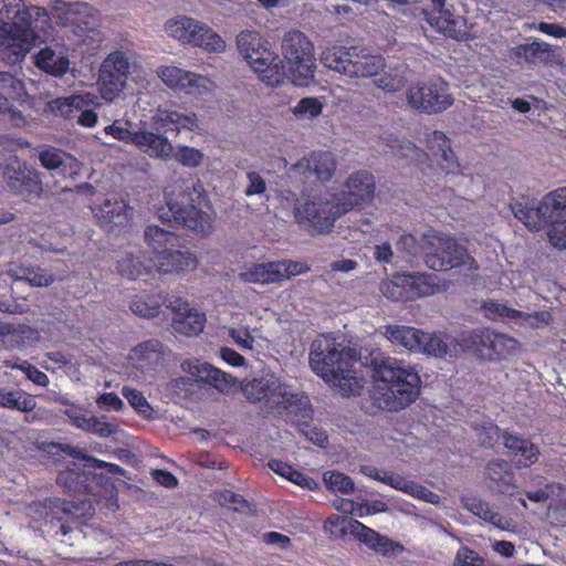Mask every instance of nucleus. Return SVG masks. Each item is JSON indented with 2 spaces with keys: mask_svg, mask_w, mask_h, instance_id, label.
Wrapping results in <instances>:
<instances>
[{
  "mask_svg": "<svg viewBox=\"0 0 566 566\" xmlns=\"http://www.w3.org/2000/svg\"><path fill=\"white\" fill-rule=\"evenodd\" d=\"M275 265H279L276 269L277 282L290 279L292 276H296L300 274L307 273L310 271V266L306 262L283 260V261H274Z\"/></svg>",
  "mask_w": 566,
  "mask_h": 566,
  "instance_id": "69168bd1",
  "label": "nucleus"
},
{
  "mask_svg": "<svg viewBox=\"0 0 566 566\" xmlns=\"http://www.w3.org/2000/svg\"><path fill=\"white\" fill-rule=\"evenodd\" d=\"M41 24L0 31V59L8 64H17L41 41L36 29Z\"/></svg>",
  "mask_w": 566,
  "mask_h": 566,
  "instance_id": "6ab92c4d",
  "label": "nucleus"
},
{
  "mask_svg": "<svg viewBox=\"0 0 566 566\" xmlns=\"http://www.w3.org/2000/svg\"><path fill=\"white\" fill-rule=\"evenodd\" d=\"M144 239L151 251V259H156L170 248H176L178 243V237L174 232L154 224L146 227Z\"/></svg>",
  "mask_w": 566,
  "mask_h": 566,
  "instance_id": "a19ab883",
  "label": "nucleus"
},
{
  "mask_svg": "<svg viewBox=\"0 0 566 566\" xmlns=\"http://www.w3.org/2000/svg\"><path fill=\"white\" fill-rule=\"evenodd\" d=\"M268 467L277 475L304 489L315 490L317 488V482L314 479L307 476L303 472L294 469L292 465L281 460H270L268 462Z\"/></svg>",
  "mask_w": 566,
  "mask_h": 566,
  "instance_id": "de8ad7c7",
  "label": "nucleus"
},
{
  "mask_svg": "<svg viewBox=\"0 0 566 566\" xmlns=\"http://www.w3.org/2000/svg\"><path fill=\"white\" fill-rule=\"evenodd\" d=\"M184 371L195 377L198 381H205L220 391L227 390L235 384V378L199 359H187L181 364Z\"/></svg>",
  "mask_w": 566,
  "mask_h": 566,
  "instance_id": "c85d7f7f",
  "label": "nucleus"
},
{
  "mask_svg": "<svg viewBox=\"0 0 566 566\" xmlns=\"http://www.w3.org/2000/svg\"><path fill=\"white\" fill-rule=\"evenodd\" d=\"M166 33L184 44L199 46L207 52L220 53L226 43L222 38L207 24L187 15H178L165 23Z\"/></svg>",
  "mask_w": 566,
  "mask_h": 566,
  "instance_id": "9b49d317",
  "label": "nucleus"
},
{
  "mask_svg": "<svg viewBox=\"0 0 566 566\" xmlns=\"http://www.w3.org/2000/svg\"><path fill=\"white\" fill-rule=\"evenodd\" d=\"M553 50L551 45L538 40L515 46L511 54L516 63L528 64L546 63L551 60Z\"/></svg>",
  "mask_w": 566,
  "mask_h": 566,
  "instance_id": "4c0bfd02",
  "label": "nucleus"
},
{
  "mask_svg": "<svg viewBox=\"0 0 566 566\" xmlns=\"http://www.w3.org/2000/svg\"><path fill=\"white\" fill-rule=\"evenodd\" d=\"M0 408L29 413L36 408V400L22 389L0 387Z\"/></svg>",
  "mask_w": 566,
  "mask_h": 566,
  "instance_id": "79ce46f5",
  "label": "nucleus"
},
{
  "mask_svg": "<svg viewBox=\"0 0 566 566\" xmlns=\"http://www.w3.org/2000/svg\"><path fill=\"white\" fill-rule=\"evenodd\" d=\"M374 191V176L368 171L360 170L352 174L348 177L344 189L339 192H335V195L348 212L353 208L369 200L373 197Z\"/></svg>",
  "mask_w": 566,
  "mask_h": 566,
  "instance_id": "b1692460",
  "label": "nucleus"
},
{
  "mask_svg": "<svg viewBox=\"0 0 566 566\" xmlns=\"http://www.w3.org/2000/svg\"><path fill=\"white\" fill-rule=\"evenodd\" d=\"M482 308L484 316L493 321H512L524 316V313L493 301L485 302Z\"/></svg>",
  "mask_w": 566,
  "mask_h": 566,
  "instance_id": "6e6d98bb",
  "label": "nucleus"
},
{
  "mask_svg": "<svg viewBox=\"0 0 566 566\" xmlns=\"http://www.w3.org/2000/svg\"><path fill=\"white\" fill-rule=\"evenodd\" d=\"M530 501L535 503L546 502L548 499L556 496L557 504L566 509V488L560 484H552L546 490L530 491L526 493Z\"/></svg>",
  "mask_w": 566,
  "mask_h": 566,
  "instance_id": "13d9d810",
  "label": "nucleus"
},
{
  "mask_svg": "<svg viewBox=\"0 0 566 566\" xmlns=\"http://www.w3.org/2000/svg\"><path fill=\"white\" fill-rule=\"evenodd\" d=\"M432 8L424 10L427 22L438 32L444 35L463 41L470 36L467 20L454 14L447 6L446 0H430Z\"/></svg>",
  "mask_w": 566,
  "mask_h": 566,
  "instance_id": "aec40b11",
  "label": "nucleus"
},
{
  "mask_svg": "<svg viewBox=\"0 0 566 566\" xmlns=\"http://www.w3.org/2000/svg\"><path fill=\"white\" fill-rule=\"evenodd\" d=\"M339 346L331 336H318L311 346V367L326 382L339 387L345 396L359 395L361 385L353 369L356 350Z\"/></svg>",
  "mask_w": 566,
  "mask_h": 566,
  "instance_id": "20e7f679",
  "label": "nucleus"
},
{
  "mask_svg": "<svg viewBox=\"0 0 566 566\" xmlns=\"http://www.w3.org/2000/svg\"><path fill=\"white\" fill-rule=\"evenodd\" d=\"M408 280L405 274L395 275L390 281L381 284L382 294L392 301L405 302L409 301V294L407 292Z\"/></svg>",
  "mask_w": 566,
  "mask_h": 566,
  "instance_id": "5fc2aeb1",
  "label": "nucleus"
},
{
  "mask_svg": "<svg viewBox=\"0 0 566 566\" xmlns=\"http://www.w3.org/2000/svg\"><path fill=\"white\" fill-rule=\"evenodd\" d=\"M91 476H93L91 470L83 469L81 471L74 463L73 468H66L59 473L56 483L70 494H91L93 492L87 483Z\"/></svg>",
  "mask_w": 566,
  "mask_h": 566,
  "instance_id": "e433bc0d",
  "label": "nucleus"
},
{
  "mask_svg": "<svg viewBox=\"0 0 566 566\" xmlns=\"http://www.w3.org/2000/svg\"><path fill=\"white\" fill-rule=\"evenodd\" d=\"M408 280L407 292L409 301L434 294L439 290L436 274L412 273L405 274Z\"/></svg>",
  "mask_w": 566,
  "mask_h": 566,
  "instance_id": "a18cd8bd",
  "label": "nucleus"
},
{
  "mask_svg": "<svg viewBox=\"0 0 566 566\" xmlns=\"http://www.w3.org/2000/svg\"><path fill=\"white\" fill-rule=\"evenodd\" d=\"M489 488L502 494H512L516 489L514 474L504 460L490 461L486 467Z\"/></svg>",
  "mask_w": 566,
  "mask_h": 566,
  "instance_id": "72a5a7b5",
  "label": "nucleus"
},
{
  "mask_svg": "<svg viewBox=\"0 0 566 566\" xmlns=\"http://www.w3.org/2000/svg\"><path fill=\"white\" fill-rule=\"evenodd\" d=\"M347 211L335 192L315 191L303 195L294 207V217L311 234L329 232L335 221Z\"/></svg>",
  "mask_w": 566,
  "mask_h": 566,
  "instance_id": "423d86ee",
  "label": "nucleus"
},
{
  "mask_svg": "<svg viewBox=\"0 0 566 566\" xmlns=\"http://www.w3.org/2000/svg\"><path fill=\"white\" fill-rule=\"evenodd\" d=\"M169 297L158 296L156 300L146 302L142 297L132 301L129 308L132 312L142 317H154L159 313V307L165 305L167 307V300Z\"/></svg>",
  "mask_w": 566,
  "mask_h": 566,
  "instance_id": "052dcab7",
  "label": "nucleus"
},
{
  "mask_svg": "<svg viewBox=\"0 0 566 566\" xmlns=\"http://www.w3.org/2000/svg\"><path fill=\"white\" fill-rule=\"evenodd\" d=\"M156 74L171 91L196 98L212 93L216 86L209 76L176 65H160L157 67Z\"/></svg>",
  "mask_w": 566,
  "mask_h": 566,
  "instance_id": "2eb2a0df",
  "label": "nucleus"
},
{
  "mask_svg": "<svg viewBox=\"0 0 566 566\" xmlns=\"http://www.w3.org/2000/svg\"><path fill=\"white\" fill-rule=\"evenodd\" d=\"M373 365L374 398L385 408L402 409L418 398L421 380L413 365L394 357H375Z\"/></svg>",
  "mask_w": 566,
  "mask_h": 566,
  "instance_id": "f03ea898",
  "label": "nucleus"
},
{
  "mask_svg": "<svg viewBox=\"0 0 566 566\" xmlns=\"http://www.w3.org/2000/svg\"><path fill=\"white\" fill-rule=\"evenodd\" d=\"M35 65L44 73L62 77L70 70V59L63 48L45 46L34 56Z\"/></svg>",
  "mask_w": 566,
  "mask_h": 566,
  "instance_id": "7c9ffc66",
  "label": "nucleus"
},
{
  "mask_svg": "<svg viewBox=\"0 0 566 566\" xmlns=\"http://www.w3.org/2000/svg\"><path fill=\"white\" fill-rule=\"evenodd\" d=\"M135 128L136 124L132 122L116 119L111 125L105 126L103 132L116 140L132 145Z\"/></svg>",
  "mask_w": 566,
  "mask_h": 566,
  "instance_id": "4d7b16f0",
  "label": "nucleus"
},
{
  "mask_svg": "<svg viewBox=\"0 0 566 566\" xmlns=\"http://www.w3.org/2000/svg\"><path fill=\"white\" fill-rule=\"evenodd\" d=\"M343 533H349L356 536L361 543L366 544L370 548L378 538V533L357 520H350L347 527H342Z\"/></svg>",
  "mask_w": 566,
  "mask_h": 566,
  "instance_id": "0e129e2a",
  "label": "nucleus"
},
{
  "mask_svg": "<svg viewBox=\"0 0 566 566\" xmlns=\"http://www.w3.org/2000/svg\"><path fill=\"white\" fill-rule=\"evenodd\" d=\"M461 340L464 347L474 350L480 358L488 360L506 359L518 349L516 339L491 329L470 332L463 335Z\"/></svg>",
  "mask_w": 566,
  "mask_h": 566,
  "instance_id": "ddd939ff",
  "label": "nucleus"
},
{
  "mask_svg": "<svg viewBox=\"0 0 566 566\" xmlns=\"http://www.w3.org/2000/svg\"><path fill=\"white\" fill-rule=\"evenodd\" d=\"M355 73L350 77H377L380 71H384L386 64L385 60L379 54H370L367 50L356 48V55L354 59Z\"/></svg>",
  "mask_w": 566,
  "mask_h": 566,
  "instance_id": "37998d69",
  "label": "nucleus"
},
{
  "mask_svg": "<svg viewBox=\"0 0 566 566\" xmlns=\"http://www.w3.org/2000/svg\"><path fill=\"white\" fill-rule=\"evenodd\" d=\"M238 49L250 67L259 73L260 80L276 87L285 75L281 59L271 51L270 44L256 31H242L238 35Z\"/></svg>",
  "mask_w": 566,
  "mask_h": 566,
  "instance_id": "0eeeda50",
  "label": "nucleus"
},
{
  "mask_svg": "<svg viewBox=\"0 0 566 566\" xmlns=\"http://www.w3.org/2000/svg\"><path fill=\"white\" fill-rule=\"evenodd\" d=\"M39 159L44 168L55 170L65 165L70 157L64 151L50 147L40 151Z\"/></svg>",
  "mask_w": 566,
  "mask_h": 566,
  "instance_id": "774afa93",
  "label": "nucleus"
},
{
  "mask_svg": "<svg viewBox=\"0 0 566 566\" xmlns=\"http://www.w3.org/2000/svg\"><path fill=\"white\" fill-rule=\"evenodd\" d=\"M462 504L469 512L500 530L511 531L513 528L512 520L494 511L488 502L480 497L464 496L462 499Z\"/></svg>",
  "mask_w": 566,
  "mask_h": 566,
  "instance_id": "f704fd0d",
  "label": "nucleus"
},
{
  "mask_svg": "<svg viewBox=\"0 0 566 566\" xmlns=\"http://www.w3.org/2000/svg\"><path fill=\"white\" fill-rule=\"evenodd\" d=\"M323 481L329 490L344 494L352 493L355 488L354 481L348 475L338 471L325 472Z\"/></svg>",
  "mask_w": 566,
  "mask_h": 566,
  "instance_id": "bf43d9fd",
  "label": "nucleus"
},
{
  "mask_svg": "<svg viewBox=\"0 0 566 566\" xmlns=\"http://www.w3.org/2000/svg\"><path fill=\"white\" fill-rule=\"evenodd\" d=\"M420 329L403 325H388L385 327L384 335L394 345L418 353L421 344Z\"/></svg>",
  "mask_w": 566,
  "mask_h": 566,
  "instance_id": "ea45409f",
  "label": "nucleus"
},
{
  "mask_svg": "<svg viewBox=\"0 0 566 566\" xmlns=\"http://www.w3.org/2000/svg\"><path fill=\"white\" fill-rule=\"evenodd\" d=\"M424 262L433 271L454 268L476 270L475 260L454 238L444 233H429L423 237Z\"/></svg>",
  "mask_w": 566,
  "mask_h": 566,
  "instance_id": "1a4fd4ad",
  "label": "nucleus"
},
{
  "mask_svg": "<svg viewBox=\"0 0 566 566\" xmlns=\"http://www.w3.org/2000/svg\"><path fill=\"white\" fill-rule=\"evenodd\" d=\"M122 395L139 415L145 418L151 417L153 408L140 391L128 386H124L122 389Z\"/></svg>",
  "mask_w": 566,
  "mask_h": 566,
  "instance_id": "e2e57ef3",
  "label": "nucleus"
},
{
  "mask_svg": "<svg viewBox=\"0 0 566 566\" xmlns=\"http://www.w3.org/2000/svg\"><path fill=\"white\" fill-rule=\"evenodd\" d=\"M410 70L405 64H399L388 70L375 78V85L385 92H398L402 90L408 82Z\"/></svg>",
  "mask_w": 566,
  "mask_h": 566,
  "instance_id": "c03bdc74",
  "label": "nucleus"
},
{
  "mask_svg": "<svg viewBox=\"0 0 566 566\" xmlns=\"http://www.w3.org/2000/svg\"><path fill=\"white\" fill-rule=\"evenodd\" d=\"M167 308L174 313L171 326L176 333L191 337L203 331L206 314L190 307L182 298L170 296L167 300Z\"/></svg>",
  "mask_w": 566,
  "mask_h": 566,
  "instance_id": "5701e85b",
  "label": "nucleus"
},
{
  "mask_svg": "<svg viewBox=\"0 0 566 566\" xmlns=\"http://www.w3.org/2000/svg\"><path fill=\"white\" fill-rule=\"evenodd\" d=\"M116 268L122 276L129 280L139 279L150 272V266L145 262L144 253L138 248L123 252Z\"/></svg>",
  "mask_w": 566,
  "mask_h": 566,
  "instance_id": "58836bf2",
  "label": "nucleus"
},
{
  "mask_svg": "<svg viewBox=\"0 0 566 566\" xmlns=\"http://www.w3.org/2000/svg\"><path fill=\"white\" fill-rule=\"evenodd\" d=\"M49 22L44 8L38 6L27 7L23 0H0V31L13 30Z\"/></svg>",
  "mask_w": 566,
  "mask_h": 566,
  "instance_id": "a211bd4d",
  "label": "nucleus"
},
{
  "mask_svg": "<svg viewBox=\"0 0 566 566\" xmlns=\"http://www.w3.org/2000/svg\"><path fill=\"white\" fill-rule=\"evenodd\" d=\"M63 451L66 452L73 459L84 461L85 463L83 465V469L104 470L108 474H112V475H123L125 472V470L122 467H119L118 464L106 462V461L99 460L97 458H94L92 455H88L81 448L66 446L63 449Z\"/></svg>",
  "mask_w": 566,
  "mask_h": 566,
  "instance_id": "49530a36",
  "label": "nucleus"
},
{
  "mask_svg": "<svg viewBox=\"0 0 566 566\" xmlns=\"http://www.w3.org/2000/svg\"><path fill=\"white\" fill-rule=\"evenodd\" d=\"M2 175L9 186L20 192L39 195L42 190L38 172L28 169L17 156L10 155L7 158Z\"/></svg>",
  "mask_w": 566,
  "mask_h": 566,
  "instance_id": "a878e982",
  "label": "nucleus"
},
{
  "mask_svg": "<svg viewBox=\"0 0 566 566\" xmlns=\"http://www.w3.org/2000/svg\"><path fill=\"white\" fill-rule=\"evenodd\" d=\"M282 51L293 83L306 85L315 72L313 43L301 31H290L283 38Z\"/></svg>",
  "mask_w": 566,
  "mask_h": 566,
  "instance_id": "9d476101",
  "label": "nucleus"
},
{
  "mask_svg": "<svg viewBox=\"0 0 566 566\" xmlns=\"http://www.w3.org/2000/svg\"><path fill=\"white\" fill-rule=\"evenodd\" d=\"M150 123L156 130L164 133H180L182 129L195 130L198 128V117L195 113H181L163 106L155 111Z\"/></svg>",
  "mask_w": 566,
  "mask_h": 566,
  "instance_id": "bb28decb",
  "label": "nucleus"
},
{
  "mask_svg": "<svg viewBox=\"0 0 566 566\" xmlns=\"http://www.w3.org/2000/svg\"><path fill=\"white\" fill-rule=\"evenodd\" d=\"M172 157L185 167L196 168L202 164L205 155L197 148L178 145Z\"/></svg>",
  "mask_w": 566,
  "mask_h": 566,
  "instance_id": "680f3d73",
  "label": "nucleus"
},
{
  "mask_svg": "<svg viewBox=\"0 0 566 566\" xmlns=\"http://www.w3.org/2000/svg\"><path fill=\"white\" fill-rule=\"evenodd\" d=\"M385 140L394 156L406 159L408 164H415L420 167L423 174L442 176L455 174L459 169L449 139L442 132L434 130L427 135L428 153H422L410 140L394 136Z\"/></svg>",
  "mask_w": 566,
  "mask_h": 566,
  "instance_id": "39448f33",
  "label": "nucleus"
},
{
  "mask_svg": "<svg viewBox=\"0 0 566 566\" xmlns=\"http://www.w3.org/2000/svg\"><path fill=\"white\" fill-rule=\"evenodd\" d=\"M336 158L332 151H312L290 169V178L305 182L313 176L321 181L329 180L336 170Z\"/></svg>",
  "mask_w": 566,
  "mask_h": 566,
  "instance_id": "412c9836",
  "label": "nucleus"
},
{
  "mask_svg": "<svg viewBox=\"0 0 566 566\" xmlns=\"http://www.w3.org/2000/svg\"><path fill=\"white\" fill-rule=\"evenodd\" d=\"M279 265H275V262H266V263H258L253 264L242 272H240L239 277L241 281L247 283H259V284H270L277 282V273L276 269Z\"/></svg>",
  "mask_w": 566,
  "mask_h": 566,
  "instance_id": "09e8293b",
  "label": "nucleus"
},
{
  "mask_svg": "<svg viewBox=\"0 0 566 566\" xmlns=\"http://www.w3.org/2000/svg\"><path fill=\"white\" fill-rule=\"evenodd\" d=\"M324 107V102L319 97H303L292 108V114L301 120L314 119L318 117Z\"/></svg>",
  "mask_w": 566,
  "mask_h": 566,
  "instance_id": "864d4df0",
  "label": "nucleus"
},
{
  "mask_svg": "<svg viewBox=\"0 0 566 566\" xmlns=\"http://www.w3.org/2000/svg\"><path fill=\"white\" fill-rule=\"evenodd\" d=\"M449 337L446 339L434 335L421 332V344L418 353L427 354L434 357L452 356L450 344L448 343Z\"/></svg>",
  "mask_w": 566,
  "mask_h": 566,
  "instance_id": "603ef678",
  "label": "nucleus"
},
{
  "mask_svg": "<svg viewBox=\"0 0 566 566\" xmlns=\"http://www.w3.org/2000/svg\"><path fill=\"white\" fill-rule=\"evenodd\" d=\"M157 272L164 274H181L193 271L198 265L197 258L189 251H181L170 248L164 253L158 254L156 259H151Z\"/></svg>",
  "mask_w": 566,
  "mask_h": 566,
  "instance_id": "c756f323",
  "label": "nucleus"
},
{
  "mask_svg": "<svg viewBox=\"0 0 566 566\" xmlns=\"http://www.w3.org/2000/svg\"><path fill=\"white\" fill-rule=\"evenodd\" d=\"M166 207L158 210V218L171 224H181L198 233L212 228L211 216L203 211L206 197L199 179L179 178L165 189Z\"/></svg>",
  "mask_w": 566,
  "mask_h": 566,
  "instance_id": "f257e3e1",
  "label": "nucleus"
},
{
  "mask_svg": "<svg viewBox=\"0 0 566 566\" xmlns=\"http://www.w3.org/2000/svg\"><path fill=\"white\" fill-rule=\"evenodd\" d=\"M503 440L505 448L510 452L512 462L516 467L528 468L538 460V447L528 439L513 434H504Z\"/></svg>",
  "mask_w": 566,
  "mask_h": 566,
  "instance_id": "2f4dec72",
  "label": "nucleus"
},
{
  "mask_svg": "<svg viewBox=\"0 0 566 566\" xmlns=\"http://www.w3.org/2000/svg\"><path fill=\"white\" fill-rule=\"evenodd\" d=\"M242 390L249 401L262 402L266 412L285 421L303 420L311 415L308 397L282 382L273 373L254 377L243 385Z\"/></svg>",
  "mask_w": 566,
  "mask_h": 566,
  "instance_id": "7ed1b4c3",
  "label": "nucleus"
},
{
  "mask_svg": "<svg viewBox=\"0 0 566 566\" xmlns=\"http://www.w3.org/2000/svg\"><path fill=\"white\" fill-rule=\"evenodd\" d=\"M164 356V346L157 339L136 345L126 357L125 375L136 381L146 380L147 376L157 368Z\"/></svg>",
  "mask_w": 566,
  "mask_h": 566,
  "instance_id": "f3484780",
  "label": "nucleus"
},
{
  "mask_svg": "<svg viewBox=\"0 0 566 566\" xmlns=\"http://www.w3.org/2000/svg\"><path fill=\"white\" fill-rule=\"evenodd\" d=\"M94 99L95 96L90 93L57 97L46 104V109L54 116L72 119L81 109L93 104Z\"/></svg>",
  "mask_w": 566,
  "mask_h": 566,
  "instance_id": "473e14b6",
  "label": "nucleus"
},
{
  "mask_svg": "<svg viewBox=\"0 0 566 566\" xmlns=\"http://www.w3.org/2000/svg\"><path fill=\"white\" fill-rule=\"evenodd\" d=\"M98 226L107 232L120 231L133 220L134 210L116 196L107 197L98 206L92 208Z\"/></svg>",
  "mask_w": 566,
  "mask_h": 566,
  "instance_id": "4be33fe9",
  "label": "nucleus"
},
{
  "mask_svg": "<svg viewBox=\"0 0 566 566\" xmlns=\"http://www.w3.org/2000/svg\"><path fill=\"white\" fill-rule=\"evenodd\" d=\"M49 503L50 512L46 513V516H51V518L45 521L46 533L56 538L62 536L61 541L65 542L64 537L73 532V524L75 523L74 505L61 499L50 500Z\"/></svg>",
  "mask_w": 566,
  "mask_h": 566,
  "instance_id": "cd10ccee",
  "label": "nucleus"
},
{
  "mask_svg": "<svg viewBox=\"0 0 566 566\" xmlns=\"http://www.w3.org/2000/svg\"><path fill=\"white\" fill-rule=\"evenodd\" d=\"M515 218L530 230H539L548 223L553 211L566 209V187L555 189L544 196L536 207L528 200L515 201L511 205Z\"/></svg>",
  "mask_w": 566,
  "mask_h": 566,
  "instance_id": "f8f14e48",
  "label": "nucleus"
},
{
  "mask_svg": "<svg viewBox=\"0 0 566 566\" xmlns=\"http://www.w3.org/2000/svg\"><path fill=\"white\" fill-rule=\"evenodd\" d=\"M51 14L57 23L71 28L78 43L94 48L102 42L98 13L87 3L55 0Z\"/></svg>",
  "mask_w": 566,
  "mask_h": 566,
  "instance_id": "6e6552de",
  "label": "nucleus"
},
{
  "mask_svg": "<svg viewBox=\"0 0 566 566\" xmlns=\"http://www.w3.org/2000/svg\"><path fill=\"white\" fill-rule=\"evenodd\" d=\"M8 274L15 281H28L32 286H49L54 282L53 275L40 268L17 266L11 264Z\"/></svg>",
  "mask_w": 566,
  "mask_h": 566,
  "instance_id": "8fccbe9b",
  "label": "nucleus"
},
{
  "mask_svg": "<svg viewBox=\"0 0 566 566\" xmlns=\"http://www.w3.org/2000/svg\"><path fill=\"white\" fill-rule=\"evenodd\" d=\"M132 54L124 51H114L103 61L99 69L98 90L106 101H114L125 88Z\"/></svg>",
  "mask_w": 566,
  "mask_h": 566,
  "instance_id": "dca6fc26",
  "label": "nucleus"
},
{
  "mask_svg": "<svg viewBox=\"0 0 566 566\" xmlns=\"http://www.w3.org/2000/svg\"><path fill=\"white\" fill-rule=\"evenodd\" d=\"M132 145L151 158L167 160L172 157V144L161 133L149 129L148 123L136 125Z\"/></svg>",
  "mask_w": 566,
  "mask_h": 566,
  "instance_id": "393cba45",
  "label": "nucleus"
},
{
  "mask_svg": "<svg viewBox=\"0 0 566 566\" xmlns=\"http://www.w3.org/2000/svg\"><path fill=\"white\" fill-rule=\"evenodd\" d=\"M311 413H313V410L311 409ZM312 418V415H310L308 418L298 420V421H291L292 423H296L300 427V431L302 434L305 436L306 439H308L311 442L318 447H325L328 442V437L326 432L317 427L311 426L307 421Z\"/></svg>",
  "mask_w": 566,
  "mask_h": 566,
  "instance_id": "338daca9",
  "label": "nucleus"
},
{
  "mask_svg": "<svg viewBox=\"0 0 566 566\" xmlns=\"http://www.w3.org/2000/svg\"><path fill=\"white\" fill-rule=\"evenodd\" d=\"M22 92L23 84L20 80L15 78L11 73L0 72V114L6 111L11 112L9 99L21 96Z\"/></svg>",
  "mask_w": 566,
  "mask_h": 566,
  "instance_id": "3c124183",
  "label": "nucleus"
},
{
  "mask_svg": "<svg viewBox=\"0 0 566 566\" xmlns=\"http://www.w3.org/2000/svg\"><path fill=\"white\" fill-rule=\"evenodd\" d=\"M407 99L412 108L427 114L443 112L453 103L448 83L439 76L411 86Z\"/></svg>",
  "mask_w": 566,
  "mask_h": 566,
  "instance_id": "4468645a",
  "label": "nucleus"
},
{
  "mask_svg": "<svg viewBox=\"0 0 566 566\" xmlns=\"http://www.w3.org/2000/svg\"><path fill=\"white\" fill-rule=\"evenodd\" d=\"M356 48L357 46H350V48H343V46H333L327 48L322 53V63L338 73H343L350 77L353 73L356 71L354 63V59L356 55Z\"/></svg>",
  "mask_w": 566,
  "mask_h": 566,
  "instance_id": "c9c22d12",
  "label": "nucleus"
}]
</instances>
